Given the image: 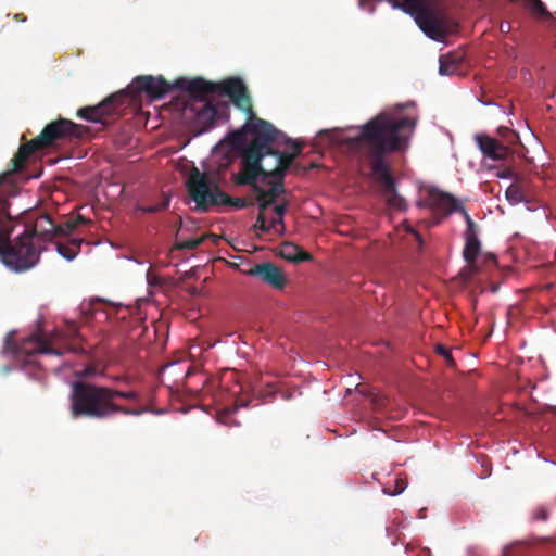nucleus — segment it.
Instances as JSON below:
<instances>
[{"label":"nucleus","mask_w":556,"mask_h":556,"mask_svg":"<svg viewBox=\"0 0 556 556\" xmlns=\"http://www.w3.org/2000/svg\"><path fill=\"white\" fill-rule=\"evenodd\" d=\"M416 125V117L382 112L359 126L357 136L346 140L370 162L374 178L381 186L383 197L396 210H404L406 203L396 191L386 155L406 150Z\"/></svg>","instance_id":"1"},{"label":"nucleus","mask_w":556,"mask_h":556,"mask_svg":"<svg viewBox=\"0 0 556 556\" xmlns=\"http://www.w3.org/2000/svg\"><path fill=\"white\" fill-rule=\"evenodd\" d=\"M20 193V188L12 180V173L0 175V258L2 263L15 273L26 271L39 262L43 250L23 230L14 239L12 220L15 215L11 212V201Z\"/></svg>","instance_id":"2"},{"label":"nucleus","mask_w":556,"mask_h":556,"mask_svg":"<svg viewBox=\"0 0 556 556\" xmlns=\"http://www.w3.org/2000/svg\"><path fill=\"white\" fill-rule=\"evenodd\" d=\"M116 397L139 402L137 391H123L90 381L75 380L70 393L68 410L74 419L87 418L96 420L110 419L115 415L138 416L140 410L123 406L115 402Z\"/></svg>","instance_id":"3"},{"label":"nucleus","mask_w":556,"mask_h":556,"mask_svg":"<svg viewBox=\"0 0 556 556\" xmlns=\"http://www.w3.org/2000/svg\"><path fill=\"white\" fill-rule=\"evenodd\" d=\"M244 129L252 134L253 139L241 152L240 170L232 174L231 180L237 186H250L255 189V186H262V182H267L270 178L266 176L268 169L262 162L268 153L265 149H267V142L275 137L276 128L269 122L253 114L248 116Z\"/></svg>","instance_id":"4"},{"label":"nucleus","mask_w":556,"mask_h":556,"mask_svg":"<svg viewBox=\"0 0 556 556\" xmlns=\"http://www.w3.org/2000/svg\"><path fill=\"white\" fill-rule=\"evenodd\" d=\"M88 131L89 128L87 126L76 124L66 118H59L47 124L36 138L20 146L11 160L12 168L7 173H12V180L15 181V174L24 168L28 157L34 152L49 148L60 140L84 138Z\"/></svg>","instance_id":"5"},{"label":"nucleus","mask_w":556,"mask_h":556,"mask_svg":"<svg viewBox=\"0 0 556 556\" xmlns=\"http://www.w3.org/2000/svg\"><path fill=\"white\" fill-rule=\"evenodd\" d=\"M175 87L188 92L192 98V102L207 101L206 97L208 94L227 96L239 110L248 116L253 115L252 100L248 88L238 77L228 78L218 84L206 81L201 77L193 79L178 78L175 81Z\"/></svg>","instance_id":"6"},{"label":"nucleus","mask_w":556,"mask_h":556,"mask_svg":"<svg viewBox=\"0 0 556 556\" xmlns=\"http://www.w3.org/2000/svg\"><path fill=\"white\" fill-rule=\"evenodd\" d=\"M187 191L189 197L195 203V210L206 213L213 206L228 205L236 208H244L252 205L247 199L231 198L223 191L218 184L199 168L193 167L188 176Z\"/></svg>","instance_id":"7"},{"label":"nucleus","mask_w":556,"mask_h":556,"mask_svg":"<svg viewBox=\"0 0 556 556\" xmlns=\"http://www.w3.org/2000/svg\"><path fill=\"white\" fill-rule=\"evenodd\" d=\"M267 155H273L276 157V166L271 169H268V174L266 176H270V178H280L285 179L286 174L295 157L301 153L302 147L296 141L286 137L283 132L276 128L275 137L267 142Z\"/></svg>","instance_id":"8"},{"label":"nucleus","mask_w":556,"mask_h":556,"mask_svg":"<svg viewBox=\"0 0 556 556\" xmlns=\"http://www.w3.org/2000/svg\"><path fill=\"white\" fill-rule=\"evenodd\" d=\"M125 92L109 96L102 102L93 106H85L77 111V116L92 123L104 124V118L117 113L126 99Z\"/></svg>","instance_id":"9"},{"label":"nucleus","mask_w":556,"mask_h":556,"mask_svg":"<svg viewBox=\"0 0 556 556\" xmlns=\"http://www.w3.org/2000/svg\"><path fill=\"white\" fill-rule=\"evenodd\" d=\"M462 214L467 225L464 232L465 247L463 250V257L467 263L465 270L468 271L469 275H475L479 271L477 257L481 251V242L478 238L477 225L468 214L467 210H462Z\"/></svg>","instance_id":"10"},{"label":"nucleus","mask_w":556,"mask_h":556,"mask_svg":"<svg viewBox=\"0 0 556 556\" xmlns=\"http://www.w3.org/2000/svg\"><path fill=\"white\" fill-rule=\"evenodd\" d=\"M425 204L435 215H440L441 217H445L453 212L462 213V210H466L452 194L438 189H430L428 191Z\"/></svg>","instance_id":"11"},{"label":"nucleus","mask_w":556,"mask_h":556,"mask_svg":"<svg viewBox=\"0 0 556 556\" xmlns=\"http://www.w3.org/2000/svg\"><path fill=\"white\" fill-rule=\"evenodd\" d=\"M24 231L37 243L52 241L55 238V224L48 214L38 216L33 223L24 225Z\"/></svg>","instance_id":"12"},{"label":"nucleus","mask_w":556,"mask_h":556,"mask_svg":"<svg viewBox=\"0 0 556 556\" xmlns=\"http://www.w3.org/2000/svg\"><path fill=\"white\" fill-rule=\"evenodd\" d=\"M245 274L260 278L263 282L277 290H281L286 286V277L281 268L271 262L256 264L247 270Z\"/></svg>","instance_id":"13"},{"label":"nucleus","mask_w":556,"mask_h":556,"mask_svg":"<svg viewBox=\"0 0 556 556\" xmlns=\"http://www.w3.org/2000/svg\"><path fill=\"white\" fill-rule=\"evenodd\" d=\"M138 92H144L150 98L159 99L167 94L173 86L163 77L138 76L131 84Z\"/></svg>","instance_id":"14"},{"label":"nucleus","mask_w":556,"mask_h":556,"mask_svg":"<svg viewBox=\"0 0 556 556\" xmlns=\"http://www.w3.org/2000/svg\"><path fill=\"white\" fill-rule=\"evenodd\" d=\"M233 384L228 390L227 400L232 404L226 405L217 415V420L224 425L229 426L228 418L239 408L248 406L249 400L242 395L243 386L235 378V372L231 374Z\"/></svg>","instance_id":"15"},{"label":"nucleus","mask_w":556,"mask_h":556,"mask_svg":"<svg viewBox=\"0 0 556 556\" xmlns=\"http://www.w3.org/2000/svg\"><path fill=\"white\" fill-rule=\"evenodd\" d=\"M475 141L485 159L504 161L510 153L508 146L488 135H476Z\"/></svg>","instance_id":"16"},{"label":"nucleus","mask_w":556,"mask_h":556,"mask_svg":"<svg viewBox=\"0 0 556 556\" xmlns=\"http://www.w3.org/2000/svg\"><path fill=\"white\" fill-rule=\"evenodd\" d=\"M193 114L195 123L201 126L202 130H206L214 125V121L217 116V109L208 101H195L191 102L187 106Z\"/></svg>","instance_id":"17"},{"label":"nucleus","mask_w":556,"mask_h":556,"mask_svg":"<svg viewBox=\"0 0 556 556\" xmlns=\"http://www.w3.org/2000/svg\"><path fill=\"white\" fill-rule=\"evenodd\" d=\"M20 351L31 357L36 354H55L61 355V352L52 348L49 342L40 338L38 334H31L20 346Z\"/></svg>","instance_id":"18"},{"label":"nucleus","mask_w":556,"mask_h":556,"mask_svg":"<svg viewBox=\"0 0 556 556\" xmlns=\"http://www.w3.org/2000/svg\"><path fill=\"white\" fill-rule=\"evenodd\" d=\"M464 58V53L460 51H454L448 52L446 54H442L439 59V73L441 75L458 74L462 70Z\"/></svg>","instance_id":"19"},{"label":"nucleus","mask_w":556,"mask_h":556,"mask_svg":"<svg viewBox=\"0 0 556 556\" xmlns=\"http://www.w3.org/2000/svg\"><path fill=\"white\" fill-rule=\"evenodd\" d=\"M280 256L292 263L307 262L313 256L293 242H283L280 247Z\"/></svg>","instance_id":"20"},{"label":"nucleus","mask_w":556,"mask_h":556,"mask_svg":"<svg viewBox=\"0 0 556 556\" xmlns=\"http://www.w3.org/2000/svg\"><path fill=\"white\" fill-rule=\"evenodd\" d=\"M83 239H72L68 243H56L58 252L67 261H72L76 257L80 250Z\"/></svg>","instance_id":"21"},{"label":"nucleus","mask_w":556,"mask_h":556,"mask_svg":"<svg viewBox=\"0 0 556 556\" xmlns=\"http://www.w3.org/2000/svg\"><path fill=\"white\" fill-rule=\"evenodd\" d=\"M85 222L86 219L79 215L75 219H67L66 222L59 225L55 224V237L70 236L79 224H83Z\"/></svg>","instance_id":"22"},{"label":"nucleus","mask_w":556,"mask_h":556,"mask_svg":"<svg viewBox=\"0 0 556 556\" xmlns=\"http://www.w3.org/2000/svg\"><path fill=\"white\" fill-rule=\"evenodd\" d=\"M283 181L285 179L280 178H268L267 182H262V185L269 187L268 189H265V192L276 201L277 198L285 192Z\"/></svg>","instance_id":"23"},{"label":"nucleus","mask_w":556,"mask_h":556,"mask_svg":"<svg viewBox=\"0 0 556 556\" xmlns=\"http://www.w3.org/2000/svg\"><path fill=\"white\" fill-rule=\"evenodd\" d=\"M253 191L256 193V202L260 211L258 213L265 214V211L276 201L266 194L265 188L263 186H255Z\"/></svg>","instance_id":"24"},{"label":"nucleus","mask_w":556,"mask_h":556,"mask_svg":"<svg viewBox=\"0 0 556 556\" xmlns=\"http://www.w3.org/2000/svg\"><path fill=\"white\" fill-rule=\"evenodd\" d=\"M247 134L252 135L250 131L244 129V126L242 127V129L231 132L228 137V141L231 144V147L236 150L245 149L248 146Z\"/></svg>","instance_id":"25"},{"label":"nucleus","mask_w":556,"mask_h":556,"mask_svg":"<svg viewBox=\"0 0 556 556\" xmlns=\"http://www.w3.org/2000/svg\"><path fill=\"white\" fill-rule=\"evenodd\" d=\"M505 195L510 203H519L525 199L521 187L515 184L506 189Z\"/></svg>","instance_id":"26"},{"label":"nucleus","mask_w":556,"mask_h":556,"mask_svg":"<svg viewBox=\"0 0 556 556\" xmlns=\"http://www.w3.org/2000/svg\"><path fill=\"white\" fill-rule=\"evenodd\" d=\"M103 370H98L96 366L89 365L85 367L83 370L76 372L77 380H85L89 381V379L96 377V376H103Z\"/></svg>","instance_id":"27"},{"label":"nucleus","mask_w":556,"mask_h":556,"mask_svg":"<svg viewBox=\"0 0 556 556\" xmlns=\"http://www.w3.org/2000/svg\"><path fill=\"white\" fill-rule=\"evenodd\" d=\"M204 239H205L204 237H200V238H190V239H186V240H177L175 248L177 250H186V249L193 250V249H197L200 244H202Z\"/></svg>","instance_id":"28"},{"label":"nucleus","mask_w":556,"mask_h":556,"mask_svg":"<svg viewBox=\"0 0 556 556\" xmlns=\"http://www.w3.org/2000/svg\"><path fill=\"white\" fill-rule=\"evenodd\" d=\"M68 336L75 341L72 346L71 351L73 352H79L83 350V346L80 345V334L78 332V329L75 325H71L68 328Z\"/></svg>","instance_id":"29"},{"label":"nucleus","mask_w":556,"mask_h":556,"mask_svg":"<svg viewBox=\"0 0 556 556\" xmlns=\"http://www.w3.org/2000/svg\"><path fill=\"white\" fill-rule=\"evenodd\" d=\"M497 132L508 144L516 142L518 139L517 134L505 126L498 127Z\"/></svg>","instance_id":"30"},{"label":"nucleus","mask_w":556,"mask_h":556,"mask_svg":"<svg viewBox=\"0 0 556 556\" xmlns=\"http://www.w3.org/2000/svg\"><path fill=\"white\" fill-rule=\"evenodd\" d=\"M168 205H169V199H166L165 201H163L160 204L149 205V206H139L138 210H140L144 213H157V212L166 210L168 207Z\"/></svg>","instance_id":"31"},{"label":"nucleus","mask_w":556,"mask_h":556,"mask_svg":"<svg viewBox=\"0 0 556 556\" xmlns=\"http://www.w3.org/2000/svg\"><path fill=\"white\" fill-rule=\"evenodd\" d=\"M255 229H258L262 232H268L270 230V226H268L266 222V216L263 213L257 214L256 223L254 225Z\"/></svg>","instance_id":"32"},{"label":"nucleus","mask_w":556,"mask_h":556,"mask_svg":"<svg viewBox=\"0 0 556 556\" xmlns=\"http://www.w3.org/2000/svg\"><path fill=\"white\" fill-rule=\"evenodd\" d=\"M276 392H277V387H276V383H274V382L266 383L265 391H258L260 396H262L264 399L274 396L276 394Z\"/></svg>","instance_id":"33"},{"label":"nucleus","mask_w":556,"mask_h":556,"mask_svg":"<svg viewBox=\"0 0 556 556\" xmlns=\"http://www.w3.org/2000/svg\"><path fill=\"white\" fill-rule=\"evenodd\" d=\"M437 352H438V354L442 355L450 364L454 363L452 353L446 346L439 344L437 346Z\"/></svg>","instance_id":"34"},{"label":"nucleus","mask_w":556,"mask_h":556,"mask_svg":"<svg viewBox=\"0 0 556 556\" xmlns=\"http://www.w3.org/2000/svg\"><path fill=\"white\" fill-rule=\"evenodd\" d=\"M533 518L535 520L545 521L548 518V511L546 510V508L540 507L534 511Z\"/></svg>","instance_id":"35"},{"label":"nucleus","mask_w":556,"mask_h":556,"mask_svg":"<svg viewBox=\"0 0 556 556\" xmlns=\"http://www.w3.org/2000/svg\"><path fill=\"white\" fill-rule=\"evenodd\" d=\"M287 207H288V203L277 204L274 207V213L277 215V217L283 218V214L286 213Z\"/></svg>","instance_id":"36"},{"label":"nucleus","mask_w":556,"mask_h":556,"mask_svg":"<svg viewBox=\"0 0 556 556\" xmlns=\"http://www.w3.org/2000/svg\"><path fill=\"white\" fill-rule=\"evenodd\" d=\"M496 176L502 179H508L513 176V170L510 168H503L496 173Z\"/></svg>","instance_id":"37"},{"label":"nucleus","mask_w":556,"mask_h":556,"mask_svg":"<svg viewBox=\"0 0 556 556\" xmlns=\"http://www.w3.org/2000/svg\"><path fill=\"white\" fill-rule=\"evenodd\" d=\"M278 225L281 226V228L283 229L285 226H283V218L281 217H275L270 220V223L268 224V226H270V229L271 228H276Z\"/></svg>","instance_id":"38"},{"label":"nucleus","mask_w":556,"mask_h":556,"mask_svg":"<svg viewBox=\"0 0 556 556\" xmlns=\"http://www.w3.org/2000/svg\"><path fill=\"white\" fill-rule=\"evenodd\" d=\"M13 18H14L15 21H18V22H26V16H25L24 14H22V13H17V14H15V15L13 16Z\"/></svg>","instance_id":"39"},{"label":"nucleus","mask_w":556,"mask_h":556,"mask_svg":"<svg viewBox=\"0 0 556 556\" xmlns=\"http://www.w3.org/2000/svg\"><path fill=\"white\" fill-rule=\"evenodd\" d=\"M404 489H405V485L402 483V481H399V482H397V485H396V492H395V494H399V493L403 492V491H404Z\"/></svg>","instance_id":"40"},{"label":"nucleus","mask_w":556,"mask_h":556,"mask_svg":"<svg viewBox=\"0 0 556 556\" xmlns=\"http://www.w3.org/2000/svg\"><path fill=\"white\" fill-rule=\"evenodd\" d=\"M113 381H124V382H127L128 381V378L127 377H124V376H115L112 378Z\"/></svg>","instance_id":"41"},{"label":"nucleus","mask_w":556,"mask_h":556,"mask_svg":"<svg viewBox=\"0 0 556 556\" xmlns=\"http://www.w3.org/2000/svg\"><path fill=\"white\" fill-rule=\"evenodd\" d=\"M371 3V0H359V7L361 8H366L367 5H369Z\"/></svg>","instance_id":"42"},{"label":"nucleus","mask_w":556,"mask_h":556,"mask_svg":"<svg viewBox=\"0 0 556 556\" xmlns=\"http://www.w3.org/2000/svg\"><path fill=\"white\" fill-rule=\"evenodd\" d=\"M488 258H491L492 261H495V256L492 255V254L488 255Z\"/></svg>","instance_id":"43"},{"label":"nucleus","mask_w":556,"mask_h":556,"mask_svg":"<svg viewBox=\"0 0 556 556\" xmlns=\"http://www.w3.org/2000/svg\"><path fill=\"white\" fill-rule=\"evenodd\" d=\"M505 29H506V26H505L504 24H502V25H501V30H502V31H505Z\"/></svg>","instance_id":"44"},{"label":"nucleus","mask_w":556,"mask_h":556,"mask_svg":"<svg viewBox=\"0 0 556 556\" xmlns=\"http://www.w3.org/2000/svg\"><path fill=\"white\" fill-rule=\"evenodd\" d=\"M319 134H320V135H323V134H328V130H320V132H319Z\"/></svg>","instance_id":"45"}]
</instances>
